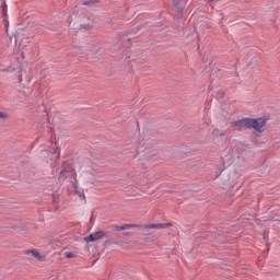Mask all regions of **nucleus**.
<instances>
[{"label": "nucleus", "mask_w": 280, "mask_h": 280, "mask_svg": "<svg viewBox=\"0 0 280 280\" xmlns=\"http://www.w3.org/2000/svg\"><path fill=\"white\" fill-rule=\"evenodd\" d=\"M217 178L221 179V185L223 189H240L242 185H237L240 183V178H242V170L240 166L230 165L223 170H219L217 172Z\"/></svg>", "instance_id": "f257e3e1"}, {"label": "nucleus", "mask_w": 280, "mask_h": 280, "mask_svg": "<svg viewBox=\"0 0 280 280\" xmlns=\"http://www.w3.org/2000/svg\"><path fill=\"white\" fill-rule=\"evenodd\" d=\"M266 121H268L264 117L250 118L245 117L238 120L232 121V127L237 129L240 132L242 130H255L259 135L266 132Z\"/></svg>", "instance_id": "f03ea898"}, {"label": "nucleus", "mask_w": 280, "mask_h": 280, "mask_svg": "<svg viewBox=\"0 0 280 280\" xmlns=\"http://www.w3.org/2000/svg\"><path fill=\"white\" fill-rule=\"evenodd\" d=\"M141 229L140 234H142L144 237H148V235H154V229H170L172 226V223H151V224H143L138 225Z\"/></svg>", "instance_id": "7ed1b4c3"}, {"label": "nucleus", "mask_w": 280, "mask_h": 280, "mask_svg": "<svg viewBox=\"0 0 280 280\" xmlns=\"http://www.w3.org/2000/svg\"><path fill=\"white\" fill-rule=\"evenodd\" d=\"M104 235H106L104 231H98L85 236L84 240L88 242V244H90L91 242H97V240H102Z\"/></svg>", "instance_id": "20e7f679"}, {"label": "nucleus", "mask_w": 280, "mask_h": 280, "mask_svg": "<svg viewBox=\"0 0 280 280\" xmlns=\"http://www.w3.org/2000/svg\"><path fill=\"white\" fill-rule=\"evenodd\" d=\"M173 5H175L177 10V14H183L185 10V0H173Z\"/></svg>", "instance_id": "39448f33"}, {"label": "nucleus", "mask_w": 280, "mask_h": 280, "mask_svg": "<svg viewBox=\"0 0 280 280\" xmlns=\"http://www.w3.org/2000/svg\"><path fill=\"white\" fill-rule=\"evenodd\" d=\"M1 8H2V18L4 19V25L8 33V30L10 28V21H8V4L3 3Z\"/></svg>", "instance_id": "423d86ee"}, {"label": "nucleus", "mask_w": 280, "mask_h": 280, "mask_svg": "<svg viewBox=\"0 0 280 280\" xmlns=\"http://www.w3.org/2000/svg\"><path fill=\"white\" fill-rule=\"evenodd\" d=\"M61 172L73 175V166L71 165V163L65 162L61 166Z\"/></svg>", "instance_id": "0eeeda50"}, {"label": "nucleus", "mask_w": 280, "mask_h": 280, "mask_svg": "<svg viewBox=\"0 0 280 280\" xmlns=\"http://www.w3.org/2000/svg\"><path fill=\"white\" fill-rule=\"evenodd\" d=\"M133 226H137V224L114 225L113 231H128V229H132Z\"/></svg>", "instance_id": "6e6552de"}, {"label": "nucleus", "mask_w": 280, "mask_h": 280, "mask_svg": "<svg viewBox=\"0 0 280 280\" xmlns=\"http://www.w3.org/2000/svg\"><path fill=\"white\" fill-rule=\"evenodd\" d=\"M83 19H86V21H89V22L80 24V30H86L88 32L90 30H93V22H91V20H89V18H86V16H84Z\"/></svg>", "instance_id": "1a4fd4ad"}, {"label": "nucleus", "mask_w": 280, "mask_h": 280, "mask_svg": "<svg viewBox=\"0 0 280 280\" xmlns=\"http://www.w3.org/2000/svg\"><path fill=\"white\" fill-rule=\"evenodd\" d=\"M25 255H33V257H35V259H38V261H40V259H43V256H40V253H38L36 249H27L25 252Z\"/></svg>", "instance_id": "9d476101"}, {"label": "nucleus", "mask_w": 280, "mask_h": 280, "mask_svg": "<svg viewBox=\"0 0 280 280\" xmlns=\"http://www.w3.org/2000/svg\"><path fill=\"white\" fill-rule=\"evenodd\" d=\"M71 185L75 191V195L79 196V198H82V196H84V191L83 190H80L78 189V185H75L73 182H71Z\"/></svg>", "instance_id": "9b49d317"}, {"label": "nucleus", "mask_w": 280, "mask_h": 280, "mask_svg": "<svg viewBox=\"0 0 280 280\" xmlns=\"http://www.w3.org/2000/svg\"><path fill=\"white\" fill-rule=\"evenodd\" d=\"M95 3H100V0H88V1H84L82 4L83 5H95Z\"/></svg>", "instance_id": "f8f14e48"}, {"label": "nucleus", "mask_w": 280, "mask_h": 280, "mask_svg": "<svg viewBox=\"0 0 280 280\" xmlns=\"http://www.w3.org/2000/svg\"><path fill=\"white\" fill-rule=\"evenodd\" d=\"M68 176H71V174L66 173L65 171H61L59 174V178L62 180H66L68 178Z\"/></svg>", "instance_id": "ddd939ff"}, {"label": "nucleus", "mask_w": 280, "mask_h": 280, "mask_svg": "<svg viewBox=\"0 0 280 280\" xmlns=\"http://www.w3.org/2000/svg\"><path fill=\"white\" fill-rule=\"evenodd\" d=\"M65 257L67 259H73V257H75V254H73V252H66Z\"/></svg>", "instance_id": "4468645a"}, {"label": "nucleus", "mask_w": 280, "mask_h": 280, "mask_svg": "<svg viewBox=\"0 0 280 280\" xmlns=\"http://www.w3.org/2000/svg\"><path fill=\"white\" fill-rule=\"evenodd\" d=\"M141 25H139V26H136V27H133V28H131V34H139V31H141Z\"/></svg>", "instance_id": "2eb2a0df"}, {"label": "nucleus", "mask_w": 280, "mask_h": 280, "mask_svg": "<svg viewBox=\"0 0 280 280\" xmlns=\"http://www.w3.org/2000/svg\"><path fill=\"white\" fill-rule=\"evenodd\" d=\"M217 98L218 100H223L224 98V92H222V91L217 92Z\"/></svg>", "instance_id": "dca6fc26"}, {"label": "nucleus", "mask_w": 280, "mask_h": 280, "mask_svg": "<svg viewBox=\"0 0 280 280\" xmlns=\"http://www.w3.org/2000/svg\"><path fill=\"white\" fill-rule=\"evenodd\" d=\"M213 137H220V129H214L212 131Z\"/></svg>", "instance_id": "f3484780"}, {"label": "nucleus", "mask_w": 280, "mask_h": 280, "mask_svg": "<svg viewBox=\"0 0 280 280\" xmlns=\"http://www.w3.org/2000/svg\"><path fill=\"white\" fill-rule=\"evenodd\" d=\"M0 119H8V114L0 112Z\"/></svg>", "instance_id": "a211bd4d"}, {"label": "nucleus", "mask_w": 280, "mask_h": 280, "mask_svg": "<svg viewBox=\"0 0 280 280\" xmlns=\"http://www.w3.org/2000/svg\"><path fill=\"white\" fill-rule=\"evenodd\" d=\"M42 154L43 156H49V150H43Z\"/></svg>", "instance_id": "6ab92c4d"}, {"label": "nucleus", "mask_w": 280, "mask_h": 280, "mask_svg": "<svg viewBox=\"0 0 280 280\" xmlns=\"http://www.w3.org/2000/svg\"><path fill=\"white\" fill-rule=\"evenodd\" d=\"M68 23H69V25H71V23H73V18L71 15L68 16Z\"/></svg>", "instance_id": "aec40b11"}, {"label": "nucleus", "mask_w": 280, "mask_h": 280, "mask_svg": "<svg viewBox=\"0 0 280 280\" xmlns=\"http://www.w3.org/2000/svg\"><path fill=\"white\" fill-rule=\"evenodd\" d=\"M225 136H226V132H224V131L220 132L219 131V137H225Z\"/></svg>", "instance_id": "412c9836"}, {"label": "nucleus", "mask_w": 280, "mask_h": 280, "mask_svg": "<svg viewBox=\"0 0 280 280\" xmlns=\"http://www.w3.org/2000/svg\"><path fill=\"white\" fill-rule=\"evenodd\" d=\"M22 80H23V79H22V78H20V82H22Z\"/></svg>", "instance_id": "4be33fe9"}, {"label": "nucleus", "mask_w": 280, "mask_h": 280, "mask_svg": "<svg viewBox=\"0 0 280 280\" xmlns=\"http://www.w3.org/2000/svg\"><path fill=\"white\" fill-rule=\"evenodd\" d=\"M144 240L148 241V237H145Z\"/></svg>", "instance_id": "5701e85b"}]
</instances>
